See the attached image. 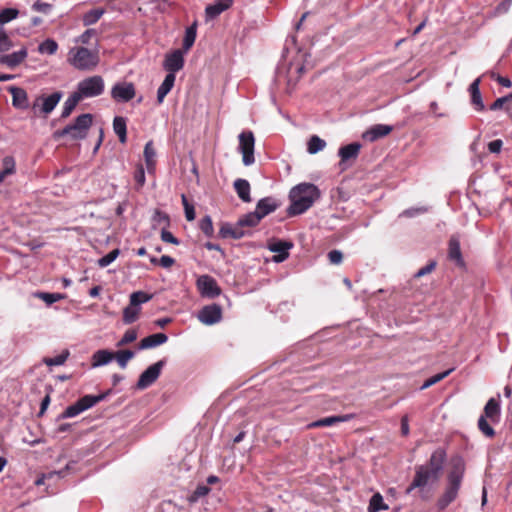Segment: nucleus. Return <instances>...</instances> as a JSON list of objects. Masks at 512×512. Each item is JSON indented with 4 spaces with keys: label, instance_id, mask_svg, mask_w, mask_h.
I'll list each match as a JSON object with an SVG mask.
<instances>
[{
    "label": "nucleus",
    "instance_id": "obj_48",
    "mask_svg": "<svg viewBox=\"0 0 512 512\" xmlns=\"http://www.w3.org/2000/svg\"><path fill=\"white\" fill-rule=\"evenodd\" d=\"M13 47V42L3 28H0V53L9 51Z\"/></svg>",
    "mask_w": 512,
    "mask_h": 512
},
{
    "label": "nucleus",
    "instance_id": "obj_18",
    "mask_svg": "<svg viewBox=\"0 0 512 512\" xmlns=\"http://www.w3.org/2000/svg\"><path fill=\"white\" fill-rule=\"evenodd\" d=\"M28 56V51L25 47L19 51L11 54H5L0 56V64L5 65L11 69L19 66Z\"/></svg>",
    "mask_w": 512,
    "mask_h": 512
},
{
    "label": "nucleus",
    "instance_id": "obj_42",
    "mask_svg": "<svg viewBox=\"0 0 512 512\" xmlns=\"http://www.w3.org/2000/svg\"><path fill=\"white\" fill-rule=\"evenodd\" d=\"M38 50L42 54L53 55L58 50V44L53 39H46L39 45Z\"/></svg>",
    "mask_w": 512,
    "mask_h": 512
},
{
    "label": "nucleus",
    "instance_id": "obj_35",
    "mask_svg": "<svg viewBox=\"0 0 512 512\" xmlns=\"http://www.w3.org/2000/svg\"><path fill=\"white\" fill-rule=\"evenodd\" d=\"M140 310L141 309L139 307H135L132 304H129V306H127L123 310V317H122L123 322L125 324L134 323L139 317Z\"/></svg>",
    "mask_w": 512,
    "mask_h": 512
},
{
    "label": "nucleus",
    "instance_id": "obj_33",
    "mask_svg": "<svg viewBox=\"0 0 512 512\" xmlns=\"http://www.w3.org/2000/svg\"><path fill=\"white\" fill-rule=\"evenodd\" d=\"M2 164L3 169L0 171V183L4 181L8 175H12L16 171L15 159L12 156H5L2 160Z\"/></svg>",
    "mask_w": 512,
    "mask_h": 512
},
{
    "label": "nucleus",
    "instance_id": "obj_53",
    "mask_svg": "<svg viewBox=\"0 0 512 512\" xmlns=\"http://www.w3.org/2000/svg\"><path fill=\"white\" fill-rule=\"evenodd\" d=\"M210 492V488L206 485H198L192 495L190 496V502H196L200 498L208 495Z\"/></svg>",
    "mask_w": 512,
    "mask_h": 512
},
{
    "label": "nucleus",
    "instance_id": "obj_63",
    "mask_svg": "<svg viewBox=\"0 0 512 512\" xmlns=\"http://www.w3.org/2000/svg\"><path fill=\"white\" fill-rule=\"evenodd\" d=\"M426 211H427V209L423 208V207L411 208V209H407V210L403 211L401 216L414 217L418 214L425 213Z\"/></svg>",
    "mask_w": 512,
    "mask_h": 512
},
{
    "label": "nucleus",
    "instance_id": "obj_16",
    "mask_svg": "<svg viewBox=\"0 0 512 512\" xmlns=\"http://www.w3.org/2000/svg\"><path fill=\"white\" fill-rule=\"evenodd\" d=\"M62 96H63V94L60 91H56V92H54L51 95L46 96V97L45 96H40L34 102L33 108L37 107L39 105V102L41 101L42 102V104H41V112L46 114V115L50 114L55 109V107L57 106V104L61 100Z\"/></svg>",
    "mask_w": 512,
    "mask_h": 512
},
{
    "label": "nucleus",
    "instance_id": "obj_12",
    "mask_svg": "<svg viewBox=\"0 0 512 512\" xmlns=\"http://www.w3.org/2000/svg\"><path fill=\"white\" fill-rule=\"evenodd\" d=\"M135 87L131 82L117 83L112 87L111 96L115 101L128 102L135 97Z\"/></svg>",
    "mask_w": 512,
    "mask_h": 512
},
{
    "label": "nucleus",
    "instance_id": "obj_45",
    "mask_svg": "<svg viewBox=\"0 0 512 512\" xmlns=\"http://www.w3.org/2000/svg\"><path fill=\"white\" fill-rule=\"evenodd\" d=\"M19 11L15 8H5L0 11V24L4 25L18 17Z\"/></svg>",
    "mask_w": 512,
    "mask_h": 512
},
{
    "label": "nucleus",
    "instance_id": "obj_25",
    "mask_svg": "<svg viewBox=\"0 0 512 512\" xmlns=\"http://www.w3.org/2000/svg\"><path fill=\"white\" fill-rule=\"evenodd\" d=\"M234 189L238 197L245 203L251 202L250 183L246 179L238 178L234 181Z\"/></svg>",
    "mask_w": 512,
    "mask_h": 512
},
{
    "label": "nucleus",
    "instance_id": "obj_50",
    "mask_svg": "<svg viewBox=\"0 0 512 512\" xmlns=\"http://www.w3.org/2000/svg\"><path fill=\"white\" fill-rule=\"evenodd\" d=\"M119 254V249L110 251L108 254L98 260V265L102 268L110 265L118 257Z\"/></svg>",
    "mask_w": 512,
    "mask_h": 512
},
{
    "label": "nucleus",
    "instance_id": "obj_31",
    "mask_svg": "<svg viewBox=\"0 0 512 512\" xmlns=\"http://www.w3.org/2000/svg\"><path fill=\"white\" fill-rule=\"evenodd\" d=\"M105 12L104 8H95L86 12L82 17L83 25L90 26L97 23Z\"/></svg>",
    "mask_w": 512,
    "mask_h": 512
},
{
    "label": "nucleus",
    "instance_id": "obj_47",
    "mask_svg": "<svg viewBox=\"0 0 512 512\" xmlns=\"http://www.w3.org/2000/svg\"><path fill=\"white\" fill-rule=\"evenodd\" d=\"M292 247L293 244L291 242L283 240H277L273 243H270L268 246L269 250L274 253L289 251V249H291Z\"/></svg>",
    "mask_w": 512,
    "mask_h": 512
},
{
    "label": "nucleus",
    "instance_id": "obj_32",
    "mask_svg": "<svg viewBox=\"0 0 512 512\" xmlns=\"http://www.w3.org/2000/svg\"><path fill=\"white\" fill-rule=\"evenodd\" d=\"M82 101L80 96L74 91L65 101L61 117L67 118L73 112L78 103Z\"/></svg>",
    "mask_w": 512,
    "mask_h": 512
},
{
    "label": "nucleus",
    "instance_id": "obj_55",
    "mask_svg": "<svg viewBox=\"0 0 512 512\" xmlns=\"http://www.w3.org/2000/svg\"><path fill=\"white\" fill-rule=\"evenodd\" d=\"M490 77L503 87L510 88L512 86V82L509 78L496 74L493 71L490 72Z\"/></svg>",
    "mask_w": 512,
    "mask_h": 512
},
{
    "label": "nucleus",
    "instance_id": "obj_4",
    "mask_svg": "<svg viewBox=\"0 0 512 512\" xmlns=\"http://www.w3.org/2000/svg\"><path fill=\"white\" fill-rule=\"evenodd\" d=\"M500 418L501 406L500 395L498 394L497 398L492 397L485 404L483 414L479 417L477 422L478 429L486 437L493 438L495 436V430L488 423V420L493 424H497L500 421Z\"/></svg>",
    "mask_w": 512,
    "mask_h": 512
},
{
    "label": "nucleus",
    "instance_id": "obj_34",
    "mask_svg": "<svg viewBox=\"0 0 512 512\" xmlns=\"http://www.w3.org/2000/svg\"><path fill=\"white\" fill-rule=\"evenodd\" d=\"M388 505L384 503L383 497L380 493H375L369 502L368 511L369 512H379L381 510H387Z\"/></svg>",
    "mask_w": 512,
    "mask_h": 512
},
{
    "label": "nucleus",
    "instance_id": "obj_13",
    "mask_svg": "<svg viewBox=\"0 0 512 512\" xmlns=\"http://www.w3.org/2000/svg\"><path fill=\"white\" fill-rule=\"evenodd\" d=\"M222 318V309L218 304L204 306L198 313V319L206 325H213Z\"/></svg>",
    "mask_w": 512,
    "mask_h": 512
},
{
    "label": "nucleus",
    "instance_id": "obj_40",
    "mask_svg": "<svg viewBox=\"0 0 512 512\" xmlns=\"http://www.w3.org/2000/svg\"><path fill=\"white\" fill-rule=\"evenodd\" d=\"M69 351L68 350H64L61 354L55 356V357H45L43 358V363L46 364L47 366H59V365H63L66 360L68 359L69 357Z\"/></svg>",
    "mask_w": 512,
    "mask_h": 512
},
{
    "label": "nucleus",
    "instance_id": "obj_10",
    "mask_svg": "<svg viewBox=\"0 0 512 512\" xmlns=\"http://www.w3.org/2000/svg\"><path fill=\"white\" fill-rule=\"evenodd\" d=\"M166 364V359H161L156 363L149 366L142 374L139 376L137 381V388L140 390L146 389L151 386L160 376L162 368Z\"/></svg>",
    "mask_w": 512,
    "mask_h": 512
},
{
    "label": "nucleus",
    "instance_id": "obj_44",
    "mask_svg": "<svg viewBox=\"0 0 512 512\" xmlns=\"http://www.w3.org/2000/svg\"><path fill=\"white\" fill-rule=\"evenodd\" d=\"M239 220L241 221L244 228H246V227L251 228V227L257 226L262 219L259 217V215L255 211H253V212H250V213L244 215Z\"/></svg>",
    "mask_w": 512,
    "mask_h": 512
},
{
    "label": "nucleus",
    "instance_id": "obj_49",
    "mask_svg": "<svg viewBox=\"0 0 512 512\" xmlns=\"http://www.w3.org/2000/svg\"><path fill=\"white\" fill-rule=\"evenodd\" d=\"M181 201H182V204H183V207H184L186 219L188 221H193L195 219V216H196L193 204H191L188 201V199H187L185 194L181 195Z\"/></svg>",
    "mask_w": 512,
    "mask_h": 512
},
{
    "label": "nucleus",
    "instance_id": "obj_36",
    "mask_svg": "<svg viewBox=\"0 0 512 512\" xmlns=\"http://www.w3.org/2000/svg\"><path fill=\"white\" fill-rule=\"evenodd\" d=\"M156 151L153 146V142L149 141L144 147V158L147 165V169L150 171L155 165Z\"/></svg>",
    "mask_w": 512,
    "mask_h": 512
},
{
    "label": "nucleus",
    "instance_id": "obj_26",
    "mask_svg": "<svg viewBox=\"0 0 512 512\" xmlns=\"http://www.w3.org/2000/svg\"><path fill=\"white\" fill-rule=\"evenodd\" d=\"M361 144L354 142L351 144H348L346 146H343L339 149V156L341 158V163L349 161V160H355L360 152Z\"/></svg>",
    "mask_w": 512,
    "mask_h": 512
},
{
    "label": "nucleus",
    "instance_id": "obj_59",
    "mask_svg": "<svg viewBox=\"0 0 512 512\" xmlns=\"http://www.w3.org/2000/svg\"><path fill=\"white\" fill-rule=\"evenodd\" d=\"M435 267H436V262L430 261L427 265H425L424 267H422L421 269L418 270V272L415 274V277L420 278L426 274H429L432 271H434Z\"/></svg>",
    "mask_w": 512,
    "mask_h": 512
},
{
    "label": "nucleus",
    "instance_id": "obj_58",
    "mask_svg": "<svg viewBox=\"0 0 512 512\" xmlns=\"http://www.w3.org/2000/svg\"><path fill=\"white\" fill-rule=\"evenodd\" d=\"M328 259L330 261L331 264H335V265H338L342 262L343 260V254L341 251L339 250H331L329 253H328Z\"/></svg>",
    "mask_w": 512,
    "mask_h": 512
},
{
    "label": "nucleus",
    "instance_id": "obj_43",
    "mask_svg": "<svg viewBox=\"0 0 512 512\" xmlns=\"http://www.w3.org/2000/svg\"><path fill=\"white\" fill-rule=\"evenodd\" d=\"M454 370V368H451V369H448L444 372H441V373H438L430 378H428L424 383L423 385L421 386V389L424 390V389H427L433 385H435L436 383L442 381L443 379H445L447 376L450 375V373Z\"/></svg>",
    "mask_w": 512,
    "mask_h": 512
},
{
    "label": "nucleus",
    "instance_id": "obj_64",
    "mask_svg": "<svg viewBox=\"0 0 512 512\" xmlns=\"http://www.w3.org/2000/svg\"><path fill=\"white\" fill-rule=\"evenodd\" d=\"M175 263V260L174 258L168 256V255H163L160 259H159V265L164 267V268H170L174 265Z\"/></svg>",
    "mask_w": 512,
    "mask_h": 512
},
{
    "label": "nucleus",
    "instance_id": "obj_56",
    "mask_svg": "<svg viewBox=\"0 0 512 512\" xmlns=\"http://www.w3.org/2000/svg\"><path fill=\"white\" fill-rule=\"evenodd\" d=\"M512 99V93L507 95V96H504V97H500V98H497L491 105H490V110H499L501 109L505 103H507L508 101H510Z\"/></svg>",
    "mask_w": 512,
    "mask_h": 512
},
{
    "label": "nucleus",
    "instance_id": "obj_28",
    "mask_svg": "<svg viewBox=\"0 0 512 512\" xmlns=\"http://www.w3.org/2000/svg\"><path fill=\"white\" fill-rule=\"evenodd\" d=\"M175 79H176V77L172 73H168L165 76L164 81L162 82V84L160 85V87L157 90V102L159 104H161L163 102V100L166 97V95L173 88L174 83H175Z\"/></svg>",
    "mask_w": 512,
    "mask_h": 512
},
{
    "label": "nucleus",
    "instance_id": "obj_1",
    "mask_svg": "<svg viewBox=\"0 0 512 512\" xmlns=\"http://www.w3.org/2000/svg\"><path fill=\"white\" fill-rule=\"evenodd\" d=\"M446 457V451L443 448H438L431 454L426 465L416 466L414 478L406 492L411 493L416 488H424L430 481H438L441 476Z\"/></svg>",
    "mask_w": 512,
    "mask_h": 512
},
{
    "label": "nucleus",
    "instance_id": "obj_14",
    "mask_svg": "<svg viewBox=\"0 0 512 512\" xmlns=\"http://www.w3.org/2000/svg\"><path fill=\"white\" fill-rule=\"evenodd\" d=\"M184 66L183 52L179 49L166 54L163 67L168 73L175 75Z\"/></svg>",
    "mask_w": 512,
    "mask_h": 512
},
{
    "label": "nucleus",
    "instance_id": "obj_51",
    "mask_svg": "<svg viewBox=\"0 0 512 512\" xmlns=\"http://www.w3.org/2000/svg\"><path fill=\"white\" fill-rule=\"evenodd\" d=\"M136 339H137V330L134 328L128 329L125 332V334L123 335V337L121 338V340L117 343V346L118 347L125 346L129 343L134 342Z\"/></svg>",
    "mask_w": 512,
    "mask_h": 512
},
{
    "label": "nucleus",
    "instance_id": "obj_57",
    "mask_svg": "<svg viewBox=\"0 0 512 512\" xmlns=\"http://www.w3.org/2000/svg\"><path fill=\"white\" fill-rule=\"evenodd\" d=\"M161 240L166 243L178 245L179 240L168 230L162 229L161 231Z\"/></svg>",
    "mask_w": 512,
    "mask_h": 512
},
{
    "label": "nucleus",
    "instance_id": "obj_54",
    "mask_svg": "<svg viewBox=\"0 0 512 512\" xmlns=\"http://www.w3.org/2000/svg\"><path fill=\"white\" fill-rule=\"evenodd\" d=\"M38 298L42 299L43 301H45L47 304H53L61 299L64 298V295L60 294V293H46V292H41V293H38Z\"/></svg>",
    "mask_w": 512,
    "mask_h": 512
},
{
    "label": "nucleus",
    "instance_id": "obj_7",
    "mask_svg": "<svg viewBox=\"0 0 512 512\" xmlns=\"http://www.w3.org/2000/svg\"><path fill=\"white\" fill-rule=\"evenodd\" d=\"M105 89L104 79L99 75H94L81 80L77 84L76 93L80 98H93L100 96Z\"/></svg>",
    "mask_w": 512,
    "mask_h": 512
},
{
    "label": "nucleus",
    "instance_id": "obj_5",
    "mask_svg": "<svg viewBox=\"0 0 512 512\" xmlns=\"http://www.w3.org/2000/svg\"><path fill=\"white\" fill-rule=\"evenodd\" d=\"M68 62L81 71H92L99 63L97 52L85 47H73L68 53Z\"/></svg>",
    "mask_w": 512,
    "mask_h": 512
},
{
    "label": "nucleus",
    "instance_id": "obj_2",
    "mask_svg": "<svg viewBox=\"0 0 512 512\" xmlns=\"http://www.w3.org/2000/svg\"><path fill=\"white\" fill-rule=\"evenodd\" d=\"M465 474V463L461 457L451 460V468L447 475V484L444 492L438 498L436 506L440 511L445 510L456 500Z\"/></svg>",
    "mask_w": 512,
    "mask_h": 512
},
{
    "label": "nucleus",
    "instance_id": "obj_38",
    "mask_svg": "<svg viewBox=\"0 0 512 512\" xmlns=\"http://www.w3.org/2000/svg\"><path fill=\"white\" fill-rule=\"evenodd\" d=\"M326 146V142L318 137L317 135H313L307 145V150L310 154H316L317 152L323 150Z\"/></svg>",
    "mask_w": 512,
    "mask_h": 512
},
{
    "label": "nucleus",
    "instance_id": "obj_52",
    "mask_svg": "<svg viewBox=\"0 0 512 512\" xmlns=\"http://www.w3.org/2000/svg\"><path fill=\"white\" fill-rule=\"evenodd\" d=\"M200 229L201 231L207 235V236H212L213 232H214V229H213V223H212V219L210 218V216H205L203 217L201 220H200Z\"/></svg>",
    "mask_w": 512,
    "mask_h": 512
},
{
    "label": "nucleus",
    "instance_id": "obj_30",
    "mask_svg": "<svg viewBox=\"0 0 512 512\" xmlns=\"http://www.w3.org/2000/svg\"><path fill=\"white\" fill-rule=\"evenodd\" d=\"M112 359H114V352H110L108 350H98L93 354L92 357V366L98 367L109 363Z\"/></svg>",
    "mask_w": 512,
    "mask_h": 512
},
{
    "label": "nucleus",
    "instance_id": "obj_3",
    "mask_svg": "<svg viewBox=\"0 0 512 512\" xmlns=\"http://www.w3.org/2000/svg\"><path fill=\"white\" fill-rule=\"evenodd\" d=\"M320 197V191L312 183H300L290 191L291 201L287 209L289 216H296L307 211L313 203Z\"/></svg>",
    "mask_w": 512,
    "mask_h": 512
},
{
    "label": "nucleus",
    "instance_id": "obj_24",
    "mask_svg": "<svg viewBox=\"0 0 512 512\" xmlns=\"http://www.w3.org/2000/svg\"><path fill=\"white\" fill-rule=\"evenodd\" d=\"M278 208V204L270 197L262 198L258 201L255 212L263 219L268 214L274 212Z\"/></svg>",
    "mask_w": 512,
    "mask_h": 512
},
{
    "label": "nucleus",
    "instance_id": "obj_21",
    "mask_svg": "<svg viewBox=\"0 0 512 512\" xmlns=\"http://www.w3.org/2000/svg\"><path fill=\"white\" fill-rule=\"evenodd\" d=\"M448 258L451 261H454L459 267H463L465 265L460 248V241L455 236H452L448 243Z\"/></svg>",
    "mask_w": 512,
    "mask_h": 512
},
{
    "label": "nucleus",
    "instance_id": "obj_6",
    "mask_svg": "<svg viewBox=\"0 0 512 512\" xmlns=\"http://www.w3.org/2000/svg\"><path fill=\"white\" fill-rule=\"evenodd\" d=\"M93 117L89 113L79 115L74 123L55 132V137L69 136L73 140L84 139L92 125Z\"/></svg>",
    "mask_w": 512,
    "mask_h": 512
},
{
    "label": "nucleus",
    "instance_id": "obj_11",
    "mask_svg": "<svg viewBox=\"0 0 512 512\" xmlns=\"http://www.w3.org/2000/svg\"><path fill=\"white\" fill-rule=\"evenodd\" d=\"M196 287L202 297L216 298L221 294L217 281L210 275H201L196 280Z\"/></svg>",
    "mask_w": 512,
    "mask_h": 512
},
{
    "label": "nucleus",
    "instance_id": "obj_20",
    "mask_svg": "<svg viewBox=\"0 0 512 512\" xmlns=\"http://www.w3.org/2000/svg\"><path fill=\"white\" fill-rule=\"evenodd\" d=\"M233 2V0H217L214 4L208 5L205 8L206 18L209 20L215 19L224 11L230 9Z\"/></svg>",
    "mask_w": 512,
    "mask_h": 512
},
{
    "label": "nucleus",
    "instance_id": "obj_37",
    "mask_svg": "<svg viewBox=\"0 0 512 512\" xmlns=\"http://www.w3.org/2000/svg\"><path fill=\"white\" fill-rule=\"evenodd\" d=\"M196 39V24L194 23L190 27H188L185 31V36L183 39V50L185 52L189 51L193 46Z\"/></svg>",
    "mask_w": 512,
    "mask_h": 512
},
{
    "label": "nucleus",
    "instance_id": "obj_60",
    "mask_svg": "<svg viewBox=\"0 0 512 512\" xmlns=\"http://www.w3.org/2000/svg\"><path fill=\"white\" fill-rule=\"evenodd\" d=\"M32 9L37 12L47 14L51 9V5L48 3L37 1L33 4Z\"/></svg>",
    "mask_w": 512,
    "mask_h": 512
},
{
    "label": "nucleus",
    "instance_id": "obj_39",
    "mask_svg": "<svg viewBox=\"0 0 512 512\" xmlns=\"http://www.w3.org/2000/svg\"><path fill=\"white\" fill-rule=\"evenodd\" d=\"M153 295L143 291H136L130 295V304L138 307L142 303H146L152 299Z\"/></svg>",
    "mask_w": 512,
    "mask_h": 512
},
{
    "label": "nucleus",
    "instance_id": "obj_23",
    "mask_svg": "<svg viewBox=\"0 0 512 512\" xmlns=\"http://www.w3.org/2000/svg\"><path fill=\"white\" fill-rule=\"evenodd\" d=\"M167 341H168V337L166 334L155 333V334H152V335H149V336L143 338L139 342L138 348L141 350L150 349V348H154L156 346L162 345V344L166 343Z\"/></svg>",
    "mask_w": 512,
    "mask_h": 512
},
{
    "label": "nucleus",
    "instance_id": "obj_17",
    "mask_svg": "<svg viewBox=\"0 0 512 512\" xmlns=\"http://www.w3.org/2000/svg\"><path fill=\"white\" fill-rule=\"evenodd\" d=\"M354 418L353 414L335 415L313 421L307 425V429L328 427L338 423L347 422Z\"/></svg>",
    "mask_w": 512,
    "mask_h": 512
},
{
    "label": "nucleus",
    "instance_id": "obj_41",
    "mask_svg": "<svg viewBox=\"0 0 512 512\" xmlns=\"http://www.w3.org/2000/svg\"><path fill=\"white\" fill-rule=\"evenodd\" d=\"M134 357V352L131 350H119L114 353V358L121 368H125L129 360Z\"/></svg>",
    "mask_w": 512,
    "mask_h": 512
},
{
    "label": "nucleus",
    "instance_id": "obj_8",
    "mask_svg": "<svg viewBox=\"0 0 512 512\" xmlns=\"http://www.w3.org/2000/svg\"><path fill=\"white\" fill-rule=\"evenodd\" d=\"M107 393L99 395H85L78 399L74 404L68 406L60 415L61 419L75 417L81 412L93 407L100 401L104 400Z\"/></svg>",
    "mask_w": 512,
    "mask_h": 512
},
{
    "label": "nucleus",
    "instance_id": "obj_29",
    "mask_svg": "<svg viewBox=\"0 0 512 512\" xmlns=\"http://www.w3.org/2000/svg\"><path fill=\"white\" fill-rule=\"evenodd\" d=\"M113 130L115 134L118 136L119 141L121 143H126L127 141V124L126 119L121 116H116L113 120Z\"/></svg>",
    "mask_w": 512,
    "mask_h": 512
},
{
    "label": "nucleus",
    "instance_id": "obj_27",
    "mask_svg": "<svg viewBox=\"0 0 512 512\" xmlns=\"http://www.w3.org/2000/svg\"><path fill=\"white\" fill-rule=\"evenodd\" d=\"M479 85H480V78H477L471 83V85L469 87V91L471 94L472 105L475 107L476 110L483 111L485 107H484V104L482 101V96L480 93Z\"/></svg>",
    "mask_w": 512,
    "mask_h": 512
},
{
    "label": "nucleus",
    "instance_id": "obj_19",
    "mask_svg": "<svg viewBox=\"0 0 512 512\" xmlns=\"http://www.w3.org/2000/svg\"><path fill=\"white\" fill-rule=\"evenodd\" d=\"M393 128L389 125L376 124L363 133L364 140L374 142L382 137L387 136L392 132Z\"/></svg>",
    "mask_w": 512,
    "mask_h": 512
},
{
    "label": "nucleus",
    "instance_id": "obj_61",
    "mask_svg": "<svg viewBox=\"0 0 512 512\" xmlns=\"http://www.w3.org/2000/svg\"><path fill=\"white\" fill-rule=\"evenodd\" d=\"M503 141L500 139L493 140L488 143V150L491 153H499L502 149Z\"/></svg>",
    "mask_w": 512,
    "mask_h": 512
},
{
    "label": "nucleus",
    "instance_id": "obj_22",
    "mask_svg": "<svg viewBox=\"0 0 512 512\" xmlns=\"http://www.w3.org/2000/svg\"><path fill=\"white\" fill-rule=\"evenodd\" d=\"M8 91L12 95V105L18 109L28 108V95L27 92L20 87L10 86Z\"/></svg>",
    "mask_w": 512,
    "mask_h": 512
},
{
    "label": "nucleus",
    "instance_id": "obj_62",
    "mask_svg": "<svg viewBox=\"0 0 512 512\" xmlns=\"http://www.w3.org/2000/svg\"><path fill=\"white\" fill-rule=\"evenodd\" d=\"M96 35L95 29H87L83 34L79 37V42L82 44H88L90 42V39Z\"/></svg>",
    "mask_w": 512,
    "mask_h": 512
},
{
    "label": "nucleus",
    "instance_id": "obj_9",
    "mask_svg": "<svg viewBox=\"0 0 512 512\" xmlns=\"http://www.w3.org/2000/svg\"><path fill=\"white\" fill-rule=\"evenodd\" d=\"M238 150L242 154V161L245 166H250L255 162L254 147L255 137L252 131H243L239 134Z\"/></svg>",
    "mask_w": 512,
    "mask_h": 512
},
{
    "label": "nucleus",
    "instance_id": "obj_15",
    "mask_svg": "<svg viewBox=\"0 0 512 512\" xmlns=\"http://www.w3.org/2000/svg\"><path fill=\"white\" fill-rule=\"evenodd\" d=\"M248 234L240 220L236 224L224 223L219 230L222 238L241 239Z\"/></svg>",
    "mask_w": 512,
    "mask_h": 512
},
{
    "label": "nucleus",
    "instance_id": "obj_46",
    "mask_svg": "<svg viewBox=\"0 0 512 512\" xmlns=\"http://www.w3.org/2000/svg\"><path fill=\"white\" fill-rule=\"evenodd\" d=\"M134 181L136 183L135 189L137 191L141 190L146 181L145 170L142 164L137 165L134 171Z\"/></svg>",
    "mask_w": 512,
    "mask_h": 512
}]
</instances>
